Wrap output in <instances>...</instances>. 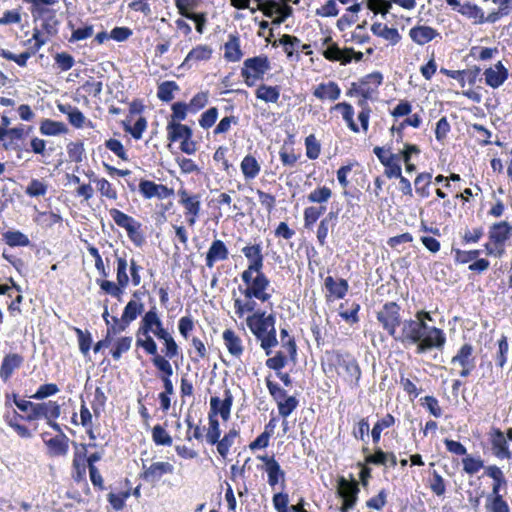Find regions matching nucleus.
<instances>
[{"instance_id":"f257e3e1","label":"nucleus","mask_w":512,"mask_h":512,"mask_svg":"<svg viewBox=\"0 0 512 512\" xmlns=\"http://www.w3.org/2000/svg\"><path fill=\"white\" fill-rule=\"evenodd\" d=\"M394 339L404 344L416 345L417 354H424L432 349L442 350L446 343V335L442 329L414 319L405 320L401 335H395Z\"/></svg>"},{"instance_id":"f03ea898","label":"nucleus","mask_w":512,"mask_h":512,"mask_svg":"<svg viewBox=\"0 0 512 512\" xmlns=\"http://www.w3.org/2000/svg\"><path fill=\"white\" fill-rule=\"evenodd\" d=\"M270 70V62L267 56H255L247 58L241 69V76L249 87L255 85L257 80H262L267 71Z\"/></svg>"},{"instance_id":"7ed1b4c3","label":"nucleus","mask_w":512,"mask_h":512,"mask_svg":"<svg viewBox=\"0 0 512 512\" xmlns=\"http://www.w3.org/2000/svg\"><path fill=\"white\" fill-rule=\"evenodd\" d=\"M360 492L359 484L355 479L347 480L345 477H339L337 481V495L342 499L340 512H349L358 501Z\"/></svg>"},{"instance_id":"20e7f679","label":"nucleus","mask_w":512,"mask_h":512,"mask_svg":"<svg viewBox=\"0 0 512 512\" xmlns=\"http://www.w3.org/2000/svg\"><path fill=\"white\" fill-rule=\"evenodd\" d=\"M383 76L380 72H373L364 76L358 83H352L348 90V96H360L366 99H373L382 84Z\"/></svg>"},{"instance_id":"39448f33","label":"nucleus","mask_w":512,"mask_h":512,"mask_svg":"<svg viewBox=\"0 0 512 512\" xmlns=\"http://www.w3.org/2000/svg\"><path fill=\"white\" fill-rule=\"evenodd\" d=\"M136 346L139 348H143L145 352L149 355H152V363L153 365L163 374L171 373V364L164 357L158 354L157 343L153 339L150 334H141V336H136Z\"/></svg>"},{"instance_id":"423d86ee","label":"nucleus","mask_w":512,"mask_h":512,"mask_svg":"<svg viewBox=\"0 0 512 512\" xmlns=\"http://www.w3.org/2000/svg\"><path fill=\"white\" fill-rule=\"evenodd\" d=\"M400 310L401 308L396 302H387L377 312V320L393 338L396 335V328L401 323Z\"/></svg>"},{"instance_id":"0eeeda50","label":"nucleus","mask_w":512,"mask_h":512,"mask_svg":"<svg viewBox=\"0 0 512 512\" xmlns=\"http://www.w3.org/2000/svg\"><path fill=\"white\" fill-rule=\"evenodd\" d=\"M450 364L452 366H459L461 369L458 375L462 378H466L471 375L472 371L476 367V357L474 355V347L469 344H463L452 357Z\"/></svg>"},{"instance_id":"6e6552de","label":"nucleus","mask_w":512,"mask_h":512,"mask_svg":"<svg viewBox=\"0 0 512 512\" xmlns=\"http://www.w3.org/2000/svg\"><path fill=\"white\" fill-rule=\"evenodd\" d=\"M269 286L270 280L262 270H260V272H256L254 280L247 287L242 289V287L239 286V290L246 299H257L262 302H267L271 298V294L267 292Z\"/></svg>"},{"instance_id":"1a4fd4ad","label":"nucleus","mask_w":512,"mask_h":512,"mask_svg":"<svg viewBox=\"0 0 512 512\" xmlns=\"http://www.w3.org/2000/svg\"><path fill=\"white\" fill-rule=\"evenodd\" d=\"M338 374L352 388L359 386L361 369L358 362L353 357H342L338 360Z\"/></svg>"},{"instance_id":"9d476101","label":"nucleus","mask_w":512,"mask_h":512,"mask_svg":"<svg viewBox=\"0 0 512 512\" xmlns=\"http://www.w3.org/2000/svg\"><path fill=\"white\" fill-rule=\"evenodd\" d=\"M322 48V55L329 61H339L342 65H347L352 61L351 57L345 56L344 49L341 50L338 44L332 41L331 36L322 40Z\"/></svg>"},{"instance_id":"9b49d317","label":"nucleus","mask_w":512,"mask_h":512,"mask_svg":"<svg viewBox=\"0 0 512 512\" xmlns=\"http://www.w3.org/2000/svg\"><path fill=\"white\" fill-rule=\"evenodd\" d=\"M143 469L144 471L141 473L140 477L148 483H155L158 482L164 474H171L174 467L169 462H155L149 467L143 464Z\"/></svg>"},{"instance_id":"f8f14e48","label":"nucleus","mask_w":512,"mask_h":512,"mask_svg":"<svg viewBox=\"0 0 512 512\" xmlns=\"http://www.w3.org/2000/svg\"><path fill=\"white\" fill-rule=\"evenodd\" d=\"M485 83L493 89L499 88L509 77L508 69L501 61L484 71Z\"/></svg>"},{"instance_id":"ddd939ff","label":"nucleus","mask_w":512,"mask_h":512,"mask_svg":"<svg viewBox=\"0 0 512 512\" xmlns=\"http://www.w3.org/2000/svg\"><path fill=\"white\" fill-rule=\"evenodd\" d=\"M233 402L230 390L225 389L223 397L212 396L210 399V413L208 416H229Z\"/></svg>"},{"instance_id":"4468645a","label":"nucleus","mask_w":512,"mask_h":512,"mask_svg":"<svg viewBox=\"0 0 512 512\" xmlns=\"http://www.w3.org/2000/svg\"><path fill=\"white\" fill-rule=\"evenodd\" d=\"M512 233V226L507 221L494 223L488 232L489 240L496 246H504Z\"/></svg>"},{"instance_id":"2eb2a0df","label":"nucleus","mask_w":512,"mask_h":512,"mask_svg":"<svg viewBox=\"0 0 512 512\" xmlns=\"http://www.w3.org/2000/svg\"><path fill=\"white\" fill-rule=\"evenodd\" d=\"M491 444L493 454L498 459H510L511 452L508 449L507 440L504 433L499 428H494L491 435Z\"/></svg>"},{"instance_id":"dca6fc26","label":"nucleus","mask_w":512,"mask_h":512,"mask_svg":"<svg viewBox=\"0 0 512 512\" xmlns=\"http://www.w3.org/2000/svg\"><path fill=\"white\" fill-rule=\"evenodd\" d=\"M229 251L222 240H214L206 254V266L212 268L217 261H223L228 258Z\"/></svg>"},{"instance_id":"f3484780","label":"nucleus","mask_w":512,"mask_h":512,"mask_svg":"<svg viewBox=\"0 0 512 512\" xmlns=\"http://www.w3.org/2000/svg\"><path fill=\"white\" fill-rule=\"evenodd\" d=\"M409 36L418 45H425L436 37H440V33L430 26L418 25L410 29Z\"/></svg>"},{"instance_id":"a211bd4d","label":"nucleus","mask_w":512,"mask_h":512,"mask_svg":"<svg viewBox=\"0 0 512 512\" xmlns=\"http://www.w3.org/2000/svg\"><path fill=\"white\" fill-rule=\"evenodd\" d=\"M162 323L158 315L156 306H152L142 317L140 326L136 332V336L141 334H150L152 331Z\"/></svg>"},{"instance_id":"6ab92c4d","label":"nucleus","mask_w":512,"mask_h":512,"mask_svg":"<svg viewBox=\"0 0 512 512\" xmlns=\"http://www.w3.org/2000/svg\"><path fill=\"white\" fill-rule=\"evenodd\" d=\"M167 138L170 142L183 141L186 138H192V129L184 124L175 121H168Z\"/></svg>"},{"instance_id":"aec40b11","label":"nucleus","mask_w":512,"mask_h":512,"mask_svg":"<svg viewBox=\"0 0 512 512\" xmlns=\"http://www.w3.org/2000/svg\"><path fill=\"white\" fill-rule=\"evenodd\" d=\"M242 253L248 259L251 270L260 272L263 268L264 257L260 244L248 245L242 248Z\"/></svg>"},{"instance_id":"412c9836","label":"nucleus","mask_w":512,"mask_h":512,"mask_svg":"<svg viewBox=\"0 0 512 512\" xmlns=\"http://www.w3.org/2000/svg\"><path fill=\"white\" fill-rule=\"evenodd\" d=\"M341 94V89L337 83L333 81H329L327 83H320L313 92V95L320 99L325 100L329 99L331 101H335L339 99Z\"/></svg>"},{"instance_id":"4be33fe9","label":"nucleus","mask_w":512,"mask_h":512,"mask_svg":"<svg viewBox=\"0 0 512 512\" xmlns=\"http://www.w3.org/2000/svg\"><path fill=\"white\" fill-rule=\"evenodd\" d=\"M246 324L257 339L269 332L264 320V311L258 310L248 316Z\"/></svg>"},{"instance_id":"5701e85b","label":"nucleus","mask_w":512,"mask_h":512,"mask_svg":"<svg viewBox=\"0 0 512 512\" xmlns=\"http://www.w3.org/2000/svg\"><path fill=\"white\" fill-rule=\"evenodd\" d=\"M23 363V357L19 354L13 353L6 355L0 366V377L2 380L7 381L14 370L19 368Z\"/></svg>"},{"instance_id":"b1692460","label":"nucleus","mask_w":512,"mask_h":512,"mask_svg":"<svg viewBox=\"0 0 512 512\" xmlns=\"http://www.w3.org/2000/svg\"><path fill=\"white\" fill-rule=\"evenodd\" d=\"M178 195L180 197L179 203L185 208L186 214L198 216L201 207L199 195H189L185 189L179 190Z\"/></svg>"},{"instance_id":"393cba45","label":"nucleus","mask_w":512,"mask_h":512,"mask_svg":"<svg viewBox=\"0 0 512 512\" xmlns=\"http://www.w3.org/2000/svg\"><path fill=\"white\" fill-rule=\"evenodd\" d=\"M279 45H281L289 59H293L295 56V60L298 61L300 59V39L296 36L284 34L279 40Z\"/></svg>"},{"instance_id":"a878e982","label":"nucleus","mask_w":512,"mask_h":512,"mask_svg":"<svg viewBox=\"0 0 512 512\" xmlns=\"http://www.w3.org/2000/svg\"><path fill=\"white\" fill-rule=\"evenodd\" d=\"M371 31L374 35L389 41L391 45H396L401 40V35L396 28H390L380 22L372 24Z\"/></svg>"},{"instance_id":"bb28decb","label":"nucleus","mask_w":512,"mask_h":512,"mask_svg":"<svg viewBox=\"0 0 512 512\" xmlns=\"http://www.w3.org/2000/svg\"><path fill=\"white\" fill-rule=\"evenodd\" d=\"M242 56L239 37L235 34H230L229 40L224 44V58L229 62H237Z\"/></svg>"},{"instance_id":"cd10ccee","label":"nucleus","mask_w":512,"mask_h":512,"mask_svg":"<svg viewBox=\"0 0 512 512\" xmlns=\"http://www.w3.org/2000/svg\"><path fill=\"white\" fill-rule=\"evenodd\" d=\"M45 443L53 456H63L68 451V438L62 432L45 440Z\"/></svg>"},{"instance_id":"c85d7f7f","label":"nucleus","mask_w":512,"mask_h":512,"mask_svg":"<svg viewBox=\"0 0 512 512\" xmlns=\"http://www.w3.org/2000/svg\"><path fill=\"white\" fill-rule=\"evenodd\" d=\"M32 39L35 41L34 43V51H24L19 55H16L15 63H17L20 67H24L27 64L28 59L32 56L35 51H38L43 45L46 44L47 39L42 36L41 30L37 27L33 30Z\"/></svg>"},{"instance_id":"c756f323","label":"nucleus","mask_w":512,"mask_h":512,"mask_svg":"<svg viewBox=\"0 0 512 512\" xmlns=\"http://www.w3.org/2000/svg\"><path fill=\"white\" fill-rule=\"evenodd\" d=\"M212 49L208 45H198L184 59L180 67H190L191 61H204L211 58Z\"/></svg>"},{"instance_id":"7c9ffc66","label":"nucleus","mask_w":512,"mask_h":512,"mask_svg":"<svg viewBox=\"0 0 512 512\" xmlns=\"http://www.w3.org/2000/svg\"><path fill=\"white\" fill-rule=\"evenodd\" d=\"M325 288L337 299H343L348 292V282L345 279L335 281L332 276L326 277L324 281Z\"/></svg>"},{"instance_id":"2f4dec72","label":"nucleus","mask_w":512,"mask_h":512,"mask_svg":"<svg viewBox=\"0 0 512 512\" xmlns=\"http://www.w3.org/2000/svg\"><path fill=\"white\" fill-rule=\"evenodd\" d=\"M223 340L230 354L239 357L243 352L241 339L234 331L227 329L223 332Z\"/></svg>"},{"instance_id":"473e14b6","label":"nucleus","mask_w":512,"mask_h":512,"mask_svg":"<svg viewBox=\"0 0 512 512\" xmlns=\"http://www.w3.org/2000/svg\"><path fill=\"white\" fill-rule=\"evenodd\" d=\"M256 98L266 103H277L280 97V89L278 86H268L261 84L256 92Z\"/></svg>"},{"instance_id":"72a5a7b5","label":"nucleus","mask_w":512,"mask_h":512,"mask_svg":"<svg viewBox=\"0 0 512 512\" xmlns=\"http://www.w3.org/2000/svg\"><path fill=\"white\" fill-rule=\"evenodd\" d=\"M144 311V304L141 302H138L136 300H130L122 313L121 321L130 324L132 321H134L138 315H140Z\"/></svg>"},{"instance_id":"f704fd0d","label":"nucleus","mask_w":512,"mask_h":512,"mask_svg":"<svg viewBox=\"0 0 512 512\" xmlns=\"http://www.w3.org/2000/svg\"><path fill=\"white\" fill-rule=\"evenodd\" d=\"M96 283L100 286L101 290L104 293L116 298L119 302L122 301V295L124 294L126 286H121L118 281L117 283H115L113 281L106 279H97Z\"/></svg>"},{"instance_id":"c9c22d12","label":"nucleus","mask_w":512,"mask_h":512,"mask_svg":"<svg viewBox=\"0 0 512 512\" xmlns=\"http://www.w3.org/2000/svg\"><path fill=\"white\" fill-rule=\"evenodd\" d=\"M3 240L10 247H26L30 244L28 236L18 230L3 233Z\"/></svg>"},{"instance_id":"e433bc0d","label":"nucleus","mask_w":512,"mask_h":512,"mask_svg":"<svg viewBox=\"0 0 512 512\" xmlns=\"http://www.w3.org/2000/svg\"><path fill=\"white\" fill-rule=\"evenodd\" d=\"M241 171L246 179H254L260 172V164L252 155H246L241 162Z\"/></svg>"},{"instance_id":"4c0bfd02","label":"nucleus","mask_w":512,"mask_h":512,"mask_svg":"<svg viewBox=\"0 0 512 512\" xmlns=\"http://www.w3.org/2000/svg\"><path fill=\"white\" fill-rule=\"evenodd\" d=\"M334 109L340 110L342 113V117L346 122L348 128L353 132H359V126L355 123L354 117V109L351 104L347 102H341L334 106Z\"/></svg>"},{"instance_id":"58836bf2","label":"nucleus","mask_w":512,"mask_h":512,"mask_svg":"<svg viewBox=\"0 0 512 512\" xmlns=\"http://www.w3.org/2000/svg\"><path fill=\"white\" fill-rule=\"evenodd\" d=\"M432 175L427 172H423L417 175L414 180V186L416 193L421 198H427L430 195L429 186L431 184Z\"/></svg>"},{"instance_id":"ea45409f","label":"nucleus","mask_w":512,"mask_h":512,"mask_svg":"<svg viewBox=\"0 0 512 512\" xmlns=\"http://www.w3.org/2000/svg\"><path fill=\"white\" fill-rule=\"evenodd\" d=\"M116 257V279L119 282L121 286H128L129 284V276L127 273L128 269V261L126 259V255L119 256L117 253H115Z\"/></svg>"},{"instance_id":"a19ab883","label":"nucleus","mask_w":512,"mask_h":512,"mask_svg":"<svg viewBox=\"0 0 512 512\" xmlns=\"http://www.w3.org/2000/svg\"><path fill=\"white\" fill-rule=\"evenodd\" d=\"M67 128L64 123L53 121L50 119H45L41 122L40 132L43 135L47 136H55L62 133H65Z\"/></svg>"},{"instance_id":"79ce46f5","label":"nucleus","mask_w":512,"mask_h":512,"mask_svg":"<svg viewBox=\"0 0 512 512\" xmlns=\"http://www.w3.org/2000/svg\"><path fill=\"white\" fill-rule=\"evenodd\" d=\"M178 90L179 86L175 81H164L158 86L157 97L163 102H170L174 99V92Z\"/></svg>"},{"instance_id":"37998d69","label":"nucleus","mask_w":512,"mask_h":512,"mask_svg":"<svg viewBox=\"0 0 512 512\" xmlns=\"http://www.w3.org/2000/svg\"><path fill=\"white\" fill-rule=\"evenodd\" d=\"M458 12L469 19H475L477 23H484V12L476 4L465 3L458 9Z\"/></svg>"},{"instance_id":"c03bdc74","label":"nucleus","mask_w":512,"mask_h":512,"mask_svg":"<svg viewBox=\"0 0 512 512\" xmlns=\"http://www.w3.org/2000/svg\"><path fill=\"white\" fill-rule=\"evenodd\" d=\"M60 406L54 401L36 404L34 416H60Z\"/></svg>"},{"instance_id":"a18cd8bd","label":"nucleus","mask_w":512,"mask_h":512,"mask_svg":"<svg viewBox=\"0 0 512 512\" xmlns=\"http://www.w3.org/2000/svg\"><path fill=\"white\" fill-rule=\"evenodd\" d=\"M498 349L494 356L496 366L503 368L507 362V355L509 351V344L507 337L502 335L497 341Z\"/></svg>"},{"instance_id":"49530a36","label":"nucleus","mask_w":512,"mask_h":512,"mask_svg":"<svg viewBox=\"0 0 512 512\" xmlns=\"http://www.w3.org/2000/svg\"><path fill=\"white\" fill-rule=\"evenodd\" d=\"M41 30L44 31L48 36H54L58 33V26L60 21L56 16V10L40 20Z\"/></svg>"},{"instance_id":"de8ad7c7","label":"nucleus","mask_w":512,"mask_h":512,"mask_svg":"<svg viewBox=\"0 0 512 512\" xmlns=\"http://www.w3.org/2000/svg\"><path fill=\"white\" fill-rule=\"evenodd\" d=\"M332 196V191L327 186L317 187L307 195V200L310 203L324 204Z\"/></svg>"},{"instance_id":"09e8293b","label":"nucleus","mask_w":512,"mask_h":512,"mask_svg":"<svg viewBox=\"0 0 512 512\" xmlns=\"http://www.w3.org/2000/svg\"><path fill=\"white\" fill-rule=\"evenodd\" d=\"M109 214L111 216V218L113 219V221L121 228H124L125 230H127L128 228H130L132 225H134L137 221H135L134 218H132L131 216L125 214L124 212L116 209V208H112L109 210Z\"/></svg>"},{"instance_id":"8fccbe9b","label":"nucleus","mask_w":512,"mask_h":512,"mask_svg":"<svg viewBox=\"0 0 512 512\" xmlns=\"http://www.w3.org/2000/svg\"><path fill=\"white\" fill-rule=\"evenodd\" d=\"M363 452L367 453L365 457V462L368 464L374 465H384L388 464V453L384 452L381 448H376L374 453H368L369 449L367 447L363 448Z\"/></svg>"},{"instance_id":"3c124183","label":"nucleus","mask_w":512,"mask_h":512,"mask_svg":"<svg viewBox=\"0 0 512 512\" xmlns=\"http://www.w3.org/2000/svg\"><path fill=\"white\" fill-rule=\"evenodd\" d=\"M486 509L488 512H510L509 505L503 496H488Z\"/></svg>"},{"instance_id":"603ef678","label":"nucleus","mask_w":512,"mask_h":512,"mask_svg":"<svg viewBox=\"0 0 512 512\" xmlns=\"http://www.w3.org/2000/svg\"><path fill=\"white\" fill-rule=\"evenodd\" d=\"M146 127L147 121L144 117H139L133 126H131L129 123L123 122L124 131L130 133L131 136L136 140L141 139Z\"/></svg>"},{"instance_id":"864d4df0","label":"nucleus","mask_w":512,"mask_h":512,"mask_svg":"<svg viewBox=\"0 0 512 512\" xmlns=\"http://www.w3.org/2000/svg\"><path fill=\"white\" fill-rule=\"evenodd\" d=\"M237 434L238 433L236 430H230L227 434L224 435L222 439L219 440L217 443V451L221 457H227L229 449L233 445Z\"/></svg>"},{"instance_id":"5fc2aeb1","label":"nucleus","mask_w":512,"mask_h":512,"mask_svg":"<svg viewBox=\"0 0 512 512\" xmlns=\"http://www.w3.org/2000/svg\"><path fill=\"white\" fill-rule=\"evenodd\" d=\"M35 418H6L7 424L15 430V432L23 437L27 438L31 436V430L24 424L22 420H34Z\"/></svg>"},{"instance_id":"6e6d98bb","label":"nucleus","mask_w":512,"mask_h":512,"mask_svg":"<svg viewBox=\"0 0 512 512\" xmlns=\"http://www.w3.org/2000/svg\"><path fill=\"white\" fill-rule=\"evenodd\" d=\"M257 303L254 299H247V301L243 302L240 298L234 299V308L235 313L239 318H242L245 313L253 312L255 313Z\"/></svg>"},{"instance_id":"4d7b16f0","label":"nucleus","mask_w":512,"mask_h":512,"mask_svg":"<svg viewBox=\"0 0 512 512\" xmlns=\"http://www.w3.org/2000/svg\"><path fill=\"white\" fill-rule=\"evenodd\" d=\"M265 471L267 473L268 483L270 486L274 487L278 484L280 479L284 481L285 472L281 469L277 461L275 463H271L269 467H265Z\"/></svg>"},{"instance_id":"13d9d810","label":"nucleus","mask_w":512,"mask_h":512,"mask_svg":"<svg viewBox=\"0 0 512 512\" xmlns=\"http://www.w3.org/2000/svg\"><path fill=\"white\" fill-rule=\"evenodd\" d=\"M221 430L218 418H209V428L205 434L206 441L211 445H217L220 440Z\"/></svg>"},{"instance_id":"bf43d9fd","label":"nucleus","mask_w":512,"mask_h":512,"mask_svg":"<svg viewBox=\"0 0 512 512\" xmlns=\"http://www.w3.org/2000/svg\"><path fill=\"white\" fill-rule=\"evenodd\" d=\"M132 337L125 336L117 339L112 349L111 354L114 360H119L123 353L131 348Z\"/></svg>"},{"instance_id":"052dcab7","label":"nucleus","mask_w":512,"mask_h":512,"mask_svg":"<svg viewBox=\"0 0 512 512\" xmlns=\"http://www.w3.org/2000/svg\"><path fill=\"white\" fill-rule=\"evenodd\" d=\"M455 255V262L459 264H466L476 260L481 254L480 250L464 251L458 248H452Z\"/></svg>"},{"instance_id":"680f3d73","label":"nucleus","mask_w":512,"mask_h":512,"mask_svg":"<svg viewBox=\"0 0 512 512\" xmlns=\"http://www.w3.org/2000/svg\"><path fill=\"white\" fill-rule=\"evenodd\" d=\"M196 418H185V422L188 426V435L189 438H194L196 440H202L204 435V431L206 430L205 426L200 425V419L198 422L195 421Z\"/></svg>"},{"instance_id":"e2e57ef3","label":"nucleus","mask_w":512,"mask_h":512,"mask_svg":"<svg viewBox=\"0 0 512 512\" xmlns=\"http://www.w3.org/2000/svg\"><path fill=\"white\" fill-rule=\"evenodd\" d=\"M305 146H306V156L309 159L315 160L319 157L320 151H321V146L313 134H310L309 136H307L305 138Z\"/></svg>"},{"instance_id":"0e129e2a","label":"nucleus","mask_w":512,"mask_h":512,"mask_svg":"<svg viewBox=\"0 0 512 512\" xmlns=\"http://www.w3.org/2000/svg\"><path fill=\"white\" fill-rule=\"evenodd\" d=\"M462 464L463 470L469 475L477 473L482 467H484V462L480 458H474L471 455H467L463 458Z\"/></svg>"},{"instance_id":"69168bd1","label":"nucleus","mask_w":512,"mask_h":512,"mask_svg":"<svg viewBox=\"0 0 512 512\" xmlns=\"http://www.w3.org/2000/svg\"><path fill=\"white\" fill-rule=\"evenodd\" d=\"M75 333L78 338L79 349H80L81 353L84 356H86L91 349V344H92L91 334L88 331H86V332L82 331L80 328H75Z\"/></svg>"},{"instance_id":"338daca9","label":"nucleus","mask_w":512,"mask_h":512,"mask_svg":"<svg viewBox=\"0 0 512 512\" xmlns=\"http://www.w3.org/2000/svg\"><path fill=\"white\" fill-rule=\"evenodd\" d=\"M152 436H153V441L157 445L170 446L172 444L171 436L160 425L154 426V428L152 430Z\"/></svg>"},{"instance_id":"774afa93","label":"nucleus","mask_w":512,"mask_h":512,"mask_svg":"<svg viewBox=\"0 0 512 512\" xmlns=\"http://www.w3.org/2000/svg\"><path fill=\"white\" fill-rule=\"evenodd\" d=\"M429 487L437 496H442L446 492L445 480L436 470L432 472V479L430 480Z\"/></svg>"}]
</instances>
